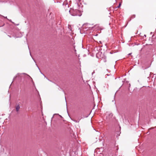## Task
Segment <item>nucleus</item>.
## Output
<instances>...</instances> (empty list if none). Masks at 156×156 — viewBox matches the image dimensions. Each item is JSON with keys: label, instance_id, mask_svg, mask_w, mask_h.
Here are the masks:
<instances>
[{"label": "nucleus", "instance_id": "1", "mask_svg": "<svg viewBox=\"0 0 156 156\" xmlns=\"http://www.w3.org/2000/svg\"><path fill=\"white\" fill-rule=\"evenodd\" d=\"M82 29H86L87 28H89V29H101V28L99 27L98 25H96L94 26H92V25L88 23L84 24L82 26Z\"/></svg>", "mask_w": 156, "mask_h": 156}, {"label": "nucleus", "instance_id": "2", "mask_svg": "<svg viewBox=\"0 0 156 156\" xmlns=\"http://www.w3.org/2000/svg\"><path fill=\"white\" fill-rule=\"evenodd\" d=\"M69 12L71 15L73 16H80L82 15L80 12L77 9H71L69 10Z\"/></svg>", "mask_w": 156, "mask_h": 156}, {"label": "nucleus", "instance_id": "3", "mask_svg": "<svg viewBox=\"0 0 156 156\" xmlns=\"http://www.w3.org/2000/svg\"><path fill=\"white\" fill-rule=\"evenodd\" d=\"M20 109V106L19 105L16 106V110L17 112H18Z\"/></svg>", "mask_w": 156, "mask_h": 156}, {"label": "nucleus", "instance_id": "4", "mask_svg": "<svg viewBox=\"0 0 156 156\" xmlns=\"http://www.w3.org/2000/svg\"><path fill=\"white\" fill-rule=\"evenodd\" d=\"M121 5V3H120V4H119V5L117 7V8H119V7H120V6Z\"/></svg>", "mask_w": 156, "mask_h": 156}, {"label": "nucleus", "instance_id": "5", "mask_svg": "<svg viewBox=\"0 0 156 156\" xmlns=\"http://www.w3.org/2000/svg\"><path fill=\"white\" fill-rule=\"evenodd\" d=\"M70 28H71V27L70 26H69V29H70Z\"/></svg>", "mask_w": 156, "mask_h": 156}]
</instances>
